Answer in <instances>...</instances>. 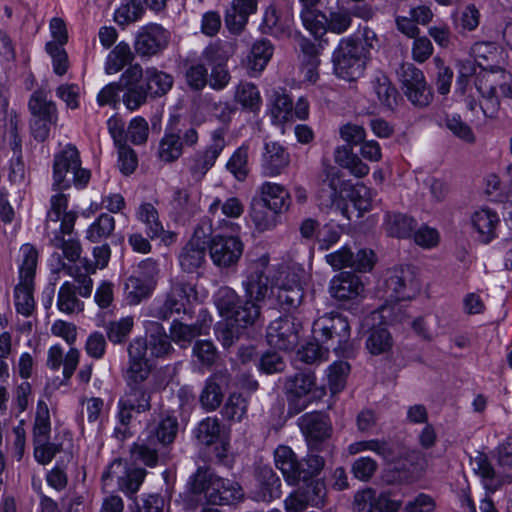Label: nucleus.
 Returning a JSON list of instances; mask_svg holds the SVG:
<instances>
[{
	"label": "nucleus",
	"instance_id": "nucleus-42",
	"mask_svg": "<svg viewBox=\"0 0 512 512\" xmlns=\"http://www.w3.org/2000/svg\"><path fill=\"white\" fill-rule=\"evenodd\" d=\"M135 217L144 225L145 233L150 239H154L156 233L161 231L162 222L157 208L152 203L142 202L135 211Z\"/></svg>",
	"mask_w": 512,
	"mask_h": 512
},
{
	"label": "nucleus",
	"instance_id": "nucleus-28",
	"mask_svg": "<svg viewBox=\"0 0 512 512\" xmlns=\"http://www.w3.org/2000/svg\"><path fill=\"white\" fill-rule=\"evenodd\" d=\"M276 467L281 471L289 484H296L300 481L301 471L295 453L285 445H280L274 452Z\"/></svg>",
	"mask_w": 512,
	"mask_h": 512
},
{
	"label": "nucleus",
	"instance_id": "nucleus-27",
	"mask_svg": "<svg viewBox=\"0 0 512 512\" xmlns=\"http://www.w3.org/2000/svg\"><path fill=\"white\" fill-rule=\"evenodd\" d=\"M79 363V351L76 348H70L64 355L60 345H53L47 352V366L52 370H58L63 365V375L69 379L74 373Z\"/></svg>",
	"mask_w": 512,
	"mask_h": 512
},
{
	"label": "nucleus",
	"instance_id": "nucleus-21",
	"mask_svg": "<svg viewBox=\"0 0 512 512\" xmlns=\"http://www.w3.org/2000/svg\"><path fill=\"white\" fill-rule=\"evenodd\" d=\"M7 107L6 90L0 87V148L8 143L16 151L20 147L17 134L18 117L13 111L8 112Z\"/></svg>",
	"mask_w": 512,
	"mask_h": 512
},
{
	"label": "nucleus",
	"instance_id": "nucleus-40",
	"mask_svg": "<svg viewBox=\"0 0 512 512\" xmlns=\"http://www.w3.org/2000/svg\"><path fill=\"white\" fill-rule=\"evenodd\" d=\"M292 19L287 15L284 18L279 17L273 7H268L263 16L262 28L265 33H270L277 37L289 36L291 34Z\"/></svg>",
	"mask_w": 512,
	"mask_h": 512
},
{
	"label": "nucleus",
	"instance_id": "nucleus-18",
	"mask_svg": "<svg viewBox=\"0 0 512 512\" xmlns=\"http://www.w3.org/2000/svg\"><path fill=\"white\" fill-rule=\"evenodd\" d=\"M170 39L169 32L158 24L143 27L135 41V50L142 56H153L164 50Z\"/></svg>",
	"mask_w": 512,
	"mask_h": 512
},
{
	"label": "nucleus",
	"instance_id": "nucleus-54",
	"mask_svg": "<svg viewBox=\"0 0 512 512\" xmlns=\"http://www.w3.org/2000/svg\"><path fill=\"white\" fill-rule=\"evenodd\" d=\"M365 451H372L384 459H388L392 455L388 442L380 439L360 440L351 443L347 447L349 455H356Z\"/></svg>",
	"mask_w": 512,
	"mask_h": 512
},
{
	"label": "nucleus",
	"instance_id": "nucleus-38",
	"mask_svg": "<svg viewBox=\"0 0 512 512\" xmlns=\"http://www.w3.org/2000/svg\"><path fill=\"white\" fill-rule=\"evenodd\" d=\"M414 220L404 214L387 212L384 217L383 229L392 237L406 238L411 234Z\"/></svg>",
	"mask_w": 512,
	"mask_h": 512
},
{
	"label": "nucleus",
	"instance_id": "nucleus-8",
	"mask_svg": "<svg viewBox=\"0 0 512 512\" xmlns=\"http://www.w3.org/2000/svg\"><path fill=\"white\" fill-rule=\"evenodd\" d=\"M130 365L125 374L127 386L151 387L152 365L147 356V344L142 338H135L128 347Z\"/></svg>",
	"mask_w": 512,
	"mask_h": 512
},
{
	"label": "nucleus",
	"instance_id": "nucleus-51",
	"mask_svg": "<svg viewBox=\"0 0 512 512\" xmlns=\"http://www.w3.org/2000/svg\"><path fill=\"white\" fill-rule=\"evenodd\" d=\"M133 60V53L130 46L125 42L118 43L108 54L105 71L107 74H115Z\"/></svg>",
	"mask_w": 512,
	"mask_h": 512
},
{
	"label": "nucleus",
	"instance_id": "nucleus-32",
	"mask_svg": "<svg viewBox=\"0 0 512 512\" xmlns=\"http://www.w3.org/2000/svg\"><path fill=\"white\" fill-rule=\"evenodd\" d=\"M233 98L243 110L258 112L262 105V97L258 87L247 81L239 82L234 88Z\"/></svg>",
	"mask_w": 512,
	"mask_h": 512
},
{
	"label": "nucleus",
	"instance_id": "nucleus-3",
	"mask_svg": "<svg viewBox=\"0 0 512 512\" xmlns=\"http://www.w3.org/2000/svg\"><path fill=\"white\" fill-rule=\"evenodd\" d=\"M90 177V171L81 167L79 152L75 146L67 145L55 155L52 183L54 190H65L72 184L77 188H84Z\"/></svg>",
	"mask_w": 512,
	"mask_h": 512
},
{
	"label": "nucleus",
	"instance_id": "nucleus-30",
	"mask_svg": "<svg viewBox=\"0 0 512 512\" xmlns=\"http://www.w3.org/2000/svg\"><path fill=\"white\" fill-rule=\"evenodd\" d=\"M38 251L30 243L23 244L16 256L18 281L33 282L36 276Z\"/></svg>",
	"mask_w": 512,
	"mask_h": 512
},
{
	"label": "nucleus",
	"instance_id": "nucleus-25",
	"mask_svg": "<svg viewBox=\"0 0 512 512\" xmlns=\"http://www.w3.org/2000/svg\"><path fill=\"white\" fill-rule=\"evenodd\" d=\"M257 11V0H232L225 14L227 28L234 33L243 30L251 14Z\"/></svg>",
	"mask_w": 512,
	"mask_h": 512
},
{
	"label": "nucleus",
	"instance_id": "nucleus-64",
	"mask_svg": "<svg viewBox=\"0 0 512 512\" xmlns=\"http://www.w3.org/2000/svg\"><path fill=\"white\" fill-rule=\"evenodd\" d=\"M115 228V220L109 214H101L87 229V238L98 242L108 237Z\"/></svg>",
	"mask_w": 512,
	"mask_h": 512
},
{
	"label": "nucleus",
	"instance_id": "nucleus-5",
	"mask_svg": "<svg viewBox=\"0 0 512 512\" xmlns=\"http://www.w3.org/2000/svg\"><path fill=\"white\" fill-rule=\"evenodd\" d=\"M235 50L232 42L225 41L209 45L202 52V60L210 67L208 85L211 89L221 91L229 85L231 75L226 63Z\"/></svg>",
	"mask_w": 512,
	"mask_h": 512
},
{
	"label": "nucleus",
	"instance_id": "nucleus-37",
	"mask_svg": "<svg viewBox=\"0 0 512 512\" xmlns=\"http://www.w3.org/2000/svg\"><path fill=\"white\" fill-rule=\"evenodd\" d=\"M472 54L475 62L485 72H494L498 68H494L490 63H497L500 58V48L493 42H478L472 47Z\"/></svg>",
	"mask_w": 512,
	"mask_h": 512
},
{
	"label": "nucleus",
	"instance_id": "nucleus-45",
	"mask_svg": "<svg viewBox=\"0 0 512 512\" xmlns=\"http://www.w3.org/2000/svg\"><path fill=\"white\" fill-rule=\"evenodd\" d=\"M280 213L267 209L264 205H254L250 211L251 221L259 233L274 230L280 223Z\"/></svg>",
	"mask_w": 512,
	"mask_h": 512
},
{
	"label": "nucleus",
	"instance_id": "nucleus-24",
	"mask_svg": "<svg viewBox=\"0 0 512 512\" xmlns=\"http://www.w3.org/2000/svg\"><path fill=\"white\" fill-rule=\"evenodd\" d=\"M259 190L263 205L267 209L280 214L289 210L291 196L282 184L267 181L260 186Z\"/></svg>",
	"mask_w": 512,
	"mask_h": 512
},
{
	"label": "nucleus",
	"instance_id": "nucleus-53",
	"mask_svg": "<svg viewBox=\"0 0 512 512\" xmlns=\"http://www.w3.org/2000/svg\"><path fill=\"white\" fill-rule=\"evenodd\" d=\"M29 110L34 117L58 119L57 108L54 102L47 99L46 93L35 91L29 100Z\"/></svg>",
	"mask_w": 512,
	"mask_h": 512
},
{
	"label": "nucleus",
	"instance_id": "nucleus-20",
	"mask_svg": "<svg viewBox=\"0 0 512 512\" xmlns=\"http://www.w3.org/2000/svg\"><path fill=\"white\" fill-rule=\"evenodd\" d=\"M470 224L473 231L477 234V239L488 244L497 237L500 217L495 210L489 207H481L471 214Z\"/></svg>",
	"mask_w": 512,
	"mask_h": 512
},
{
	"label": "nucleus",
	"instance_id": "nucleus-39",
	"mask_svg": "<svg viewBox=\"0 0 512 512\" xmlns=\"http://www.w3.org/2000/svg\"><path fill=\"white\" fill-rule=\"evenodd\" d=\"M208 325L205 323L184 324L181 321L174 320L170 328L171 339L178 345L185 347L195 337L204 334Z\"/></svg>",
	"mask_w": 512,
	"mask_h": 512
},
{
	"label": "nucleus",
	"instance_id": "nucleus-7",
	"mask_svg": "<svg viewBox=\"0 0 512 512\" xmlns=\"http://www.w3.org/2000/svg\"><path fill=\"white\" fill-rule=\"evenodd\" d=\"M315 337L335 352H344L350 339V325L340 314H325L313 323Z\"/></svg>",
	"mask_w": 512,
	"mask_h": 512
},
{
	"label": "nucleus",
	"instance_id": "nucleus-47",
	"mask_svg": "<svg viewBox=\"0 0 512 512\" xmlns=\"http://www.w3.org/2000/svg\"><path fill=\"white\" fill-rule=\"evenodd\" d=\"M57 307L60 312L74 314L83 311L84 303L76 296L75 287L72 283L64 282L58 291Z\"/></svg>",
	"mask_w": 512,
	"mask_h": 512
},
{
	"label": "nucleus",
	"instance_id": "nucleus-55",
	"mask_svg": "<svg viewBox=\"0 0 512 512\" xmlns=\"http://www.w3.org/2000/svg\"><path fill=\"white\" fill-rule=\"evenodd\" d=\"M373 90L381 106L393 109L397 105L398 92L387 77H377L373 81Z\"/></svg>",
	"mask_w": 512,
	"mask_h": 512
},
{
	"label": "nucleus",
	"instance_id": "nucleus-36",
	"mask_svg": "<svg viewBox=\"0 0 512 512\" xmlns=\"http://www.w3.org/2000/svg\"><path fill=\"white\" fill-rule=\"evenodd\" d=\"M178 260L183 271L188 273L196 272L206 263L205 245L188 242L182 248Z\"/></svg>",
	"mask_w": 512,
	"mask_h": 512
},
{
	"label": "nucleus",
	"instance_id": "nucleus-58",
	"mask_svg": "<svg viewBox=\"0 0 512 512\" xmlns=\"http://www.w3.org/2000/svg\"><path fill=\"white\" fill-rule=\"evenodd\" d=\"M215 305L219 314L228 320L238 306L239 298L237 293L229 287H221L214 296Z\"/></svg>",
	"mask_w": 512,
	"mask_h": 512
},
{
	"label": "nucleus",
	"instance_id": "nucleus-44",
	"mask_svg": "<svg viewBox=\"0 0 512 512\" xmlns=\"http://www.w3.org/2000/svg\"><path fill=\"white\" fill-rule=\"evenodd\" d=\"M198 201V196L190 190L177 189L174 191L171 206L178 216H191L199 209Z\"/></svg>",
	"mask_w": 512,
	"mask_h": 512
},
{
	"label": "nucleus",
	"instance_id": "nucleus-1",
	"mask_svg": "<svg viewBox=\"0 0 512 512\" xmlns=\"http://www.w3.org/2000/svg\"><path fill=\"white\" fill-rule=\"evenodd\" d=\"M387 301L371 314L373 325L404 323L406 320L405 306L399 301L414 297L419 291V283L409 268L395 269L389 272L386 280Z\"/></svg>",
	"mask_w": 512,
	"mask_h": 512
},
{
	"label": "nucleus",
	"instance_id": "nucleus-63",
	"mask_svg": "<svg viewBox=\"0 0 512 512\" xmlns=\"http://www.w3.org/2000/svg\"><path fill=\"white\" fill-rule=\"evenodd\" d=\"M158 155L164 162H173L182 155L181 138L176 134H166L159 143Z\"/></svg>",
	"mask_w": 512,
	"mask_h": 512
},
{
	"label": "nucleus",
	"instance_id": "nucleus-62",
	"mask_svg": "<svg viewBox=\"0 0 512 512\" xmlns=\"http://www.w3.org/2000/svg\"><path fill=\"white\" fill-rule=\"evenodd\" d=\"M350 371V365L345 361H337L327 369V381L332 394L340 392L346 383V377Z\"/></svg>",
	"mask_w": 512,
	"mask_h": 512
},
{
	"label": "nucleus",
	"instance_id": "nucleus-15",
	"mask_svg": "<svg viewBox=\"0 0 512 512\" xmlns=\"http://www.w3.org/2000/svg\"><path fill=\"white\" fill-rule=\"evenodd\" d=\"M400 80L405 95L414 105L424 107L432 101V92L419 69L412 65L402 66Z\"/></svg>",
	"mask_w": 512,
	"mask_h": 512
},
{
	"label": "nucleus",
	"instance_id": "nucleus-60",
	"mask_svg": "<svg viewBox=\"0 0 512 512\" xmlns=\"http://www.w3.org/2000/svg\"><path fill=\"white\" fill-rule=\"evenodd\" d=\"M346 196L352 202L354 208L359 212V216L372 207L373 191L365 185L358 184L349 189Z\"/></svg>",
	"mask_w": 512,
	"mask_h": 512
},
{
	"label": "nucleus",
	"instance_id": "nucleus-9",
	"mask_svg": "<svg viewBox=\"0 0 512 512\" xmlns=\"http://www.w3.org/2000/svg\"><path fill=\"white\" fill-rule=\"evenodd\" d=\"M127 387L118 401L117 413L118 421L124 429L121 431L120 428H116V432H121L123 437L126 436L127 427L133 418V414L143 413L151 407V387Z\"/></svg>",
	"mask_w": 512,
	"mask_h": 512
},
{
	"label": "nucleus",
	"instance_id": "nucleus-41",
	"mask_svg": "<svg viewBox=\"0 0 512 512\" xmlns=\"http://www.w3.org/2000/svg\"><path fill=\"white\" fill-rule=\"evenodd\" d=\"M288 282L281 283L278 288L277 298L280 304L288 307H295L300 304L303 298V291L300 285L298 274L292 273L287 275Z\"/></svg>",
	"mask_w": 512,
	"mask_h": 512
},
{
	"label": "nucleus",
	"instance_id": "nucleus-48",
	"mask_svg": "<svg viewBox=\"0 0 512 512\" xmlns=\"http://www.w3.org/2000/svg\"><path fill=\"white\" fill-rule=\"evenodd\" d=\"M270 115L276 124L293 121V104L288 95L280 92L274 93L270 105Z\"/></svg>",
	"mask_w": 512,
	"mask_h": 512
},
{
	"label": "nucleus",
	"instance_id": "nucleus-59",
	"mask_svg": "<svg viewBox=\"0 0 512 512\" xmlns=\"http://www.w3.org/2000/svg\"><path fill=\"white\" fill-rule=\"evenodd\" d=\"M51 430L50 414L47 404L43 400L37 403L35 423L33 429L34 441L48 440Z\"/></svg>",
	"mask_w": 512,
	"mask_h": 512
},
{
	"label": "nucleus",
	"instance_id": "nucleus-10",
	"mask_svg": "<svg viewBox=\"0 0 512 512\" xmlns=\"http://www.w3.org/2000/svg\"><path fill=\"white\" fill-rule=\"evenodd\" d=\"M146 471L142 468L129 469L121 460H114L104 471L102 481L104 487H110L115 483L126 494H135L142 484Z\"/></svg>",
	"mask_w": 512,
	"mask_h": 512
},
{
	"label": "nucleus",
	"instance_id": "nucleus-4",
	"mask_svg": "<svg viewBox=\"0 0 512 512\" xmlns=\"http://www.w3.org/2000/svg\"><path fill=\"white\" fill-rule=\"evenodd\" d=\"M367 60V50L362 42L344 38L332 56L333 72L340 79L355 81L364 74Z\"/></svg>",
	"mask_w": 512,
	"mask_h": 512
},
{
	"label": "nucleus",
	"instance_id": "nucleus-33",
	"mask_svg": "<svg viewBox=\"0 0 512 512\" xmlns=\"http://www.w3.org/2000/svg\"><path fill=\"white\" fill-rule=\"evenodd\" d=\"M145 329L149 334L148 342L144 340L147 344V356L160 357L169 353L172 347L163 327L157 322L149 321Z\"/></svg>",
	"mask_w": 512,
	"mask_h": 512
},
{
	"label": "nucleus",
	"instance_id": "nucleus-6",
	"mask_svg": "<svg viewBox=\"0 0 512 512\" xmlns=\"http://www.w3.org/2000/svg\"><path fill=\"white\" fill-rule=\"evenodd\" d=\"M285 389L290 410L295 414L304 410L309 403L326 395L324 387L316 386V378L312 372H300L289 377Z\"/></svg>",
	"mask_w": 512,
	"mask_h": 512
},
{
	"label": "nucleus",
	"instance_id": "nucleus-22",
	"mask_svg": "<svg viewBox=\"0 0 512 512\" xmlns=\"http://www.w3.org/2000/svg\"><path fill=\"white\" fill-rule=\"evenodd\" d=\"M363 291L364 284L360 277L350 272H342L334 276L329 285L331 296L339 301L356 299L362 295Z\"/></svg>",
	"mask_w": 512,
	"mask_h": 512
},
{
	"label": "nucleus",
	"instance_id": "nucleus-50",
	"mask_svg": "<svg viewBox=\"0 0 512 512\" xmlns=\"http://www.w3.org/2000/svg\"><path fill=\"white\" fill-rule=\"evenodd\" d=\"M161 445L155 439H149V435L146 434L145 439L140 440L138 443L134 444L131 449L132 457L137 460L143 462L145 465L149 467H155L158 462V446Z\"/></svg>",
	"mask_w": 512,
	"mask_h": 512
},
{
	"label": "nucleus",
	"instance_id": "nucleus-14",
	"mask_svg": "<svg viewBox=\"0 0 512 512\" xmlns=\"http://www.w3.org/2000/svg\"><path fill=\"white\" fill-rule=\"evenodd\" d=\"M300 323L291 316L272 321L267 328V342L279 350H291L298 344Z\"/></svg>",
	"mask_w": 512,
	"mask_h": 512
},
{
	"label": "nucleus",
	"instance_id": "nucleus-35",
	"mask_svg": "<svg viewBox=\"0 0 512 512\" xmlns=\"http://www.w3.org/2000/svg\"><path fill=\"white\" fill-rule=\"evenodd\" d=\"M173 77L156 67H147L145 69L144 88L151 97H160L165 95L173 86Z\"/></svg>",
	"mask_w": 512,
	"mask_h": 512
},
{
	"label": "nucleus",
	"instance_id": "nucleus-29",
	"mask_svg": "<svg viewBox=\"0 0 512 512\" xmlns=\"http://www.w3.org/2000/svg\"><path fill=\"white\" fill-rule=\"evenodd\" d=\"M274 47L269 40L256 41L247 57L246 68L250 76H258L272 58Z\"/></svg>",
	"mask_w": 512,
	"mask_h": 512
},
{
	"label": "nucleus",
	"instance_id": "nucleus-49",
	"mask_svg": "<svg viewBox=\"0 0 512 512\" xmlns=\"http://www.w3.org/2000/svg\"><path fill=\"white\" fill-rule=\"evenodd\" d=\"M394 341L386 328H372L367 340L366 348L372 355H383L391 351Z\"/></svg>",
	"mask_w": 512,
	"mask_h": 512
},
{
	"label": "nucleus",
	"instance_id": "nucleus-19",
	"mask_svg": "<svg viewBox=\"0 0 512 512\" xmlns=\"http://www.w3.org/2000/svg\"><path fill=\"white\" fill-rule=\"evenodd\" d=\"M68 199L63 193H56L51 196L50 209L47 212L46 232L49 234L51 223L60 221V231L63 234H71L77 218L73 211H67Z\"/></svg>",
	"mask_w": 512,
	"mask_h": 512
},
{
	"label": "nucleus",
	"instance_id": "nucleus-34",
	"mask_svg": "<svg viewBox=\"0 0 512 512\" xmlns=\"http://www.w3.org/2000/svg\"><path fill=\"white\" fill-rule=\"evenodd\" d=\"M178 423L175 417L162 416L157 422L147 426L146 434L149 439H154L161 445L170 444L174 441L177 433Z\"/></svg>",
	"mask_w": 512,
	"mask_h": 512
},
{
	"label": "nucleus",
	"instance_id": "nucleus-13",
	"mask_svg": "<svg viewBox=\"0 0 512 512\" xmlns=\"http://www.w3.org/2000/svg\"><path fill=\"white\" fill-rule=\"evenodd\" d=\"M206 297V293L199 294L196 287L183 279H176L164 303L165 314H190L192 303Z\"/></svg>",
	"mask_w": 512,
	"mask_h": 512
},
{
	"label": "nucleus",
	"instance_id": "nucleus-56",
	"mask_svg": "<svg viewBox=\"0 0 512 512\" xmlns=\"http://www.w3.org/2000/svg\"><path fill=\"white\" fill-rule=\"evenodd\" d=\"M248 401L241 394L232 393L222 408V416L231 422H240L246 416Z\"/></svg>",
	"mask_w": 512,
	"mask_h": 512
},
{
	"label": "nucleus",
	"instance_id": "nucleus-23",
	"mask_svg": "<svg viewBox=\"0 0 512 512\" xmlns=\"http://www.w3.org/2000/svg\"><path fill=\"white\" fill-rule=\"evenodd\" d=\"M495 80L496 75L494 72H485L478 77L476 82L477 90L483 98L480 102V108L486 118L496 117L500 107L494 84Z\"/></svg>",
	"mask_w": 512,
	"mask_h": 512
},
{
	"label": "nucleus",
	"instance_id": "nucleus-43",
	"mask_svg": "<svg viewBox=\"0 0 512 512\" xmlns=\"http://www.w3.org/2000/svg\"><path fill=\"white\" fill-rule=\"evenodd\" d=\"M260 316V306L258 303L247 299L242 306H237L233 311L228 322L231 326L246 328L253 325Z\"/></svg>",
	"mask_w": 512,
	"mask_h": 512
},
{
	"label": "nucleus",
	"instance_id": "nucleus-11",
	"mask_svg": "<svg viewBox=\"0 0 512 512\" xmlns=\"http://www.w3.org/2000/svg\"><path fill=\"white\" fill-rule=\"evenodd\" d=\"M269 261V256L264 254L252 262L248 267L246 279L242 282L247 299L258 304L272 293L273 288L265 274Z\"/></svg>",
	"mask_w": 512,
	"mask_h": 512
},
{
	"label": "nucleus",
	"instance_id": "nucleus-52",
	"mask_svg": "<svg viewBox=\"0 0 512 512\" xmlns=\"http://www.w3.org/2000/svg\"><path fill=\"white\" fill-rule=\"evenodd\" d=\"M154 288L155 285L152 282L137 275L130 276L125 283L126 296L131 304L140 303L152 293Z\"/></svg>",
	"mask_w": 512,
	"mask_h": 512
},
{
	"label": "nucleus",
	"instance_id": "nucleus-12",
	"mask_svg": "<svg viewBox=\"0 0 512 512\" xmlns=\"http://www.w3.org/2000/svg\"><path fill=\"white\" fill-rule=\"evenodd\" d=\"M244 243L237 236H214L209 244L210 258L219 268H230L240 260Z\"/></svg>",
	"mask_w": 512,
	"mask_h": 512
},
{
	"label": "nucleus",
	"instance_id": "nucleus-31",
	"mask_svg": "<svg viewBox=\"0 0 512 512\" xmlns=\"http://www.w3.org/2000/svg\"><path fill=\"white\" fill-rule=\"evenodd\" d=\"M400 506V502L392 501L385 497L377 500L375 493L371 490L361 491L355 496V512H375L376 510L395 512Z\"/></svg>",
	"mask_w": 512,
	"mask_h": 512
},
{
	"label": "nucleus",
	"instance_id": "nucleus-26",
	"mask_svg": "<svg viewBox=\"0 0 512 512\" xmlns=\"http://www.w3.org/2000/svg\"><path fill=\"white\" fill-rule=\"evenodd\" d=\"M302 433L309 441H322L331 435V423L321 413H309L299 419Z\"/></svg>",
	"mask_w": 512,
	"mask_h": 512
},
{
	"label": "nucleus",
	"instance_id": "nucleus-57",
	"mask_svg": "<svg viewBox=\"0 0 512 512\" xmlns=\"http://www.w3.org/2000/svg\"><path fill=\"white\" fill-rule=\"evenodd\" d=\"M222 378L223 376L221 375H213L207 380L200 396L201 404L205 409L212 411L221 404L223 395L217 380Z\"/></svg>",
	"mask_w": 512,
	"mask_h": 512
},
{
	"label": "nucleus",
	"instance_id": "nucleus-16",
	"mask_svg": "<svg viewBox=\"0 0 512 512\" xmlns=\"http://www.w3.org/2000/svg\"><path fill=\"white\" fill-rule=\"evenodd\" d=\"M325 486L320 480L304 483L284 501L287 512H302L308 505L318 507L324 503Z\"/></svg>",
	"mask_w": 512,
	"mask_h": 512
},
{
	"label": "nucleus",
	"instance_id": "nucleus-2",
	"mask_svg": "<svg viewBox=\"0 0 512 512\" xmlns=\"http://www.w3.org/2000/svg\"><path fill=\"white\" fill-rule=\"evenodd\" d=\"M189 485L192 493L204 494L212 504H232L243 497L238 483L217 477L207 469H198L190 478Z\"/></svg>",
	"mask_w": 512,
	"mask_h": 512
},
{
	"label": "nucleus",
	"instance_id": "nucleus-17",
	"mask_svg": "<svg viewBox=\"0 0 512 512\" xmlns=\"http://www.w3.org/2000/svg\"><path fill=\"white\" fill-rule=\"evenodd\" d=\"M290 164L291 155L283 145L275 141L264 144L260 161L263 176L278 177L289 169Z\"/></svg>",
	"mask_w": 512,
	"mask_h": 512
},
{
	"label": "nucleus",
	"instance_id": "nucleus-46",
	"mask_svg": "<svg viewBox=\"0 0 512 512\" xmlns=\"http://www.w3.org/2000/svg\"><path fill=\"white\" fill-rule=\"evenodd\" d=\"M34 283L18 281L14 289V303L16 311L23 316H30L35 307L33 296Z\"/></svg>",
	"mask_w": 512,
	"mask_h": 512
},
{
	"label": "nucleus",
	"instance_id": "nucleus-61",
	"mask_svg": "<svg viewBox=\"0 0 512 512\" xmlns=\"http://www.w3.org/2000/svg\"><path fill=\"white\" fill-rule=\"evenodd\" d=\"M219 209L221 210V213L227 218H239L244 211V206L242 202L236 197H229L224 202H222L219 198H214L209 205V213L213 217H216Z\"/></svg>",
	"mask_w": 512,
	"mask_h": 512
}]
</instances>
